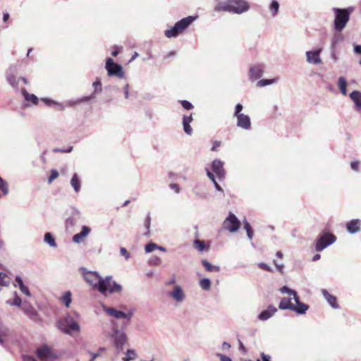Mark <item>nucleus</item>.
<instances>
[{
	"mask_svg": "<svg viewBox=\"0 0 361 361\" xmlns=\"http://www.w3.org/2000/svg\"><path fill=\"white\" fill-rule=\"evenodd\" d=\"M250 8L249 4L245 0H225L217 3L214 10L216 12L224 11L241 14Z\"/></svg>",
	"mask_w": 361,
	"mask_h": 361,
	"instance_id": "f257e3e1",
	"label": "nucleus"
},
{
	"mask_svg": "<svg viewBox=\"0 0 361 361\" xmlns=\"http://www.w3.org/2000/svg\"><path fill=\"white\" fill-rule=\"evenodd\" d=\"M84 278L92 287L97 288L102 294L106 295V286L111 284L112 276L102 278L97 271H87L84 274Z\"/></svg>",
	"mask_w": 361,
	"mask_h": 361,
	"instance_id": "f03ea898",
	"label": "nucleus"
},
{
	"mask_svg": "<svg viewBox=\"0 0 361 361\" xmlns=\"http://www.w3.org/2000/svg\"><path fill=\"white\" fill-rule=\"evenodd\" d=\"M335 15L333 27L337 32H341L346 26L350 20V16L353 11V7L345 8H333Z\"/></svg>",
	"mask_w": 361,
	"mask_h": 361,
	"instance_id": "7ed1b4c3",
	"label": "nucleus"
},
{
	"mask_svg": "<svg viewBox=\"0 0 361 361\" xmlns=\"http://www.w3.org/2000/svg\"><path fill=\"white\" fill-rule=\"evenodd\" d=\"M109 336L116 348V353L118 354L123 352L124 345L128 341V336L123 330H119V327L116 322H112L111 332Z\"/></svg>",
	"mask_w": 361,
	"mask_h": 361,
	"instance_id": "20e7f679",
	"label": "nucleus"
},
{
	"mask_svg": "<svg viewBox=\"0 0 361 361\" xmlns=\"http://www.w3.org/2000/svg\"><path fill=\"white\" fill-rule=\"evenodd\" d=\"M196 19L195 16H188L178 20L170 29L165 30L164 34L168 38L176 37L186 30Z\"/></svg>",
	"mask_w": 361,
	"mask_h": 361,
	"instance_id": "39448f33",
	"label": "nucleus"
},
{
	"mask_svg": "<svg viewBox=\"0 0 361 361\" xmlns=\"http://www.w3.org/2000/svg\"><path fill=\"white\" fill-rule=\"evenodd\" d=\"M336 240V237L334 234L329 232H324L316 240L315 250L317 252H322L328 246L334 244Z\"/></svg>",
	"mask_w": 361,
	"mask_h": 361,
	"instance_id": "423d86ee",
	"label": "nucleus"
},
{
	"mask_svg": "<svg viewBox=\"0 0 361 361\" xmlns=\"http://www.w3.org/2000/svg\"><path fill=\"white\" fill-rule=\"evenodd\" d=\"M57 326L63 332L68 334H71L72 331H78L80 329L78 323L75 322L70 314L65 317L63 320L58 321Z\"/></svg>",
	"mask_w": 361,
	"mask_h": 361,
	"instance_id": "0eeeda50",
	"label": "nucleus"
},
{
	"mask_svg": "<svg viewBox=\"0 0 361 361\" xmlns=\"http://www.w3.org/2000/svg\"><path fill=\"white\" fill-rule=\"evenodd\" d=\"M105 68L109 77H117L123 78L124 77V72L121 65L115 63L114 59L109 57L106 60Z\"/></svg>",
	"mask_w": 361,
	"mask_h": 361,
	"instance_id": "6e6552de",
	"label": "nucleus"
},
{
	"mask_svg": "<svg viewBox=\"0 0 361 361\" xmlns=\"http://www.w3.org/2000/svg\"><path fill=\"white\" fill-rule=\"evenodd\" d=\"M240 226V222L237 216L230 212L228 216L226 218L223 223V227L224 229L228 231L231 233H235L238 231Z\"/></svg>",
	"mask_w": 361,
	"mask_h": 361,
	"instance_id": "1a4fd4ad",
	"label": "nucleus"
},
{
	"mask_svg": "<svg viewBox=\"0 0 361 361\" xmlns=\"http://www.w3.org/2000/svg\"><path fill=\"white\" fill-rule=\"evenodd\" d=\"M81 218V214L79 210L75 208L71 209L69 216L66 219L65 225L66 229H71L79 224Z\"/></svg>",
	"mask_w": 361,
	"mask_h": 361,
	"instance_id": "9d476101",
	"label": "nucleus"
},
{
	"mask_svg": "<svg viewBox=\"0 0 361 361\" xmlns=\"http://www.w3.org/2000/svg\"><path fill=\"white\" fill-rule=\"evenodd\" d=\"M224 162L220 159H214L211 164L213 172L216 174L219 180H222L226 177V171L224 168Z\"/></svg>",
	"mask_w": 361,
	"mask_h": 361,
	"instance_id": "9b49d317",
	"label": "nucleus"
},
{
	"mask_svg": "<svg viewBox=\"0 0 361 361\" xmlns=\"http://www.w3.org/2000/svg\"><path fill=\"white\" fill-rule=\"evenodd\" d=\"M265 66L263 63H256L249 68V78L252 81L259 79L264 71Z\"/></svg>",
	"mask_w": 361,
	"mask_h": 361,
	"instance_id": "f8f14e48",
	"label": "nucleus"
},
{
	"mask_svg": "<svg viewBox=\"0 0 361 361\" xmlns=\"http://www.w3.org/2000/svg\"><path fill=\"white\" fill-rule=\"evenodd\" d=\"M322 51V48H317L312 51H306L307 62L310 64L319 65L322 63L320 54Z\"/></svg>",
	"mask_w": 361,
	"mask_h": 361,
	"instance_id": "ddd939ff",
	"label": "nucleus"
},
{
	"mask_svg": "<svg viewBox=\"0 0 361 361\" xmlns=\"http://www.w3.org/2000/svg\"><path fill=\"white\" fill-rule=\"evenodd\" d=\"M24 313L32 320L38 322L41 321L39 314L35 307L29 302H25L22 307Z\"/></svg>",
	"mask_w": 361,
	"mask_h": 361,
	"instance_id": "4468645a",
	"label": "nucleus"
},
{
	"mask_svg": "<svg viewBox=\"0 0 361 361\" xmlns=\"http://www.w3.org/2000/svg\"><path fill=\"white\" fill-rule=\"evenodd\" d=\"M36 354L41 360H47L55 357L51 349L47 345H43L37 349Z\"/></svg>",
	"mask_w": 361,
	"mask_h": 361,
	"instance_id": "2eb2a0df",
	"label": "nucleus"
},
{
	"mask_svg": "<svg viewBox=\"0 0 361 361\" xmlns=\"http://www.w3.org/2000/svg\"><path fill=\"white\" fill-rule=\"evenodd\" d=\"M235 117L237 118V127L246 130L251 128V120L248 115L243 114Z\"/></svg>",
	"mask_w": 361,
	"mask_h": 361,
	"instance_id": "dca6fc26",
	"label": "nucleus"
},
{
	"mask_svg": "<svg viewBox=\"0 0 361 361\" xmlns=\"http://www.w3.org/2000/svg\"><path fill=\"white\" fill-rule=\"evenodd\" d=\"M345 227L348 233L351 235L357 233L361 231V220L359 219H352L346 224Z\"/></svg>",
	"mask_w": 361,
	"mask_h": 361,
	"instance_id": "f3484780",
	"label": "nucleus"
},
{
	"mask_svg": "<svg viewBox=\"0 0 361 361\" xmlns=\"http://www.w3.org/2000/svg\"><path fill=\"white\" fill-rule=\"evenodd\" d=\"M293 300L295 302V305H293V308H292L291 310L299 314H305L309 310L310 306L305 303L302 302L300 300L298 295H297Z\"/></svg>",
	"mask_w": 361,
	"mask_h": 361,
	"instance_id": "a211bd4d",
	"label": "nucleus"
},
{
	"mask_svg": "<svg viewBox=\"0 0 361 361\" xmlns=\"http://www.w3.org/2000/svg\"><path fill=\"white\" fill-rule=\"evenodd\" d=\"M349 97L354 103V109L361 114V92L353 90L350 93Z\"/></svg>",
	"mask_w": 361,
	"mask_h": 361,
	"instance_id": "6ab92c4d",
	"label": "nucleus"
},
{
	"mask_svg": "<svg viewBox=\"0 0 361 361\" xmlns=\"http://www.w3.org/2000/svg\"><path fill=\"white\" fill-rule=\"evenodd\" d=\"M277 312V308L270 305L269 307L262 311L257 316V319L260 321H266L271 318Z\"/></svg>",
	"mask_w": 361,
	"mask_h": 361,
	"instance_id": "aec40b11",
	"label": "nucleus"
},
{
	"mask_svg": "<svg viewBox=\"0 0 361 361\" xmlns=\"http://www.w3.org/2000/svg\"><path fill=\"white\" fill-rule=\"evenodd\" d=\"M91 229L87 226H82L81 231L73 235V241L75 243H81L85 237H87L90 233Z\"/></svg>",
	"mask_w": 361,
	"mask_h": 361,
	"instance_id": "412c9836",
	"label": "nucleus"
},
{
	"mask_svg": "<svg viewBox=\"0 0 361 361\" xmlns=\"http://www.w3.org/2000/svg\"><path fill=\"white\" fill-rule=\"evenodd\" d=\"M15 287H18L20 290L27 296H31L30 291L28 288L24 284L23 279L20 276H16L13 283Z\"/></svg>",
	"mask_w": 361,
	"mask_h": 361,
	"instance_id": "4be33fe9",
	"label": "nucleus"
},
{
	"mask_svg": "<svg viewBox=\"0 0 361 361\" xmlns=\"http://www.w3.org/2000/svg\"><path fill=\"white\" fill-rule=\"evenodd\" d=\"M169 295L177 302H181L185 298L183 289L180 286H176L173 291L169 293Z\"/></svg>",
	"mask_w": 361,
	"mask_h": 361,
	"instance_id": "5701e85b",
	"label": "nucleus"
},
{
	"mask_svg": "<svg viewBox=\"0 0 361 361\" xmlns=\"http://www.w3.org/2000/svg\"><path fill=\"white\" fill-rule=\"evenodd\" d=\"M192 114L187 116L183 115V130L184 132L188 135H191L192 133V129L190 126V123L192 121Z\"/></svg>",
	"mask_w": 361,
	"mask_h": 361,
	"instance_id": "b1692460",
	"label": "nucleus"
},
{
	"mask_svg": "<svg viewBox=\"0 0 361 361\" xmlns=\"http://www.w3.org/2000/svg\"><path fill=\"white\" fill-rule=\"evenodd\" d=\"M322 293L324 298L326 300L328 303L334 309H338L339 307L338 304L337 303L336 298L331 295L326 289H322Z\"/></svg>",
	"mask_w": 361,
	"mask_h": 361,
	"instance_id": "393cba45",
	"label": "nucleus"
},
{
	"mask_svg": "<svg viewBox=\"0 0 361 361\" xmlns=\"http://www.w3.org/2000/svg\"><path fill=\"white\" fill-rule=\"evenodd\" d=\"M123 287L121 285L118 283L116 281L111 280V284L107 285L106 286V293L109 292V293H119L122 291Z\"/></svg>",
	"mask_w": 361,
	"mask_h": 361,
	"instance_id": "a878e982",
	"label": "nucleus"
},
{
	"mask_svg": "<svg viewBox=\"0 0 361 361\" xmlns=\"http://www.w3.org/2000/svg\"><path fill=\"white\" fill-rule=\"evenodd\" d=\"M21 92L27 102H31V104L34 105H37L38 104L39 99L35 94L28 93L24 88L22 89Z\"/></svg>",
	"mask_w": 361,
	"mask_h": 361,
	"instance_id": "bb28decb",
	"label": "nucleus"
},
{
	"mask_svg": "<svg viewBox=\"0 0 361 361\" xmlns=\"http://www.w3.org/2000/svg\"><path fill=\"white\" fill-rule=\"evenodd\" d=\"M104 311L107 313L109 316L114 317L117 319L123 318L124 315V312L121 310H117L114 308L104 307Z\"/></svg>",
	"mask_w": 361,
	"mask_h": 361,
	"instance_id": "cd10ccee",
	"label": "nucleus"
},
{
	"mask_svg": "<svg viewBox=\"0 0 361 361\" xmlns=\"http://www.w3.org/2000/svg\"><path fill=\"white\" fill-rule=\"evenodd\" d=\"M293 305H294L291 302V298H283L279 304V308L282 310H291L292 308H293Z\"/></svg>",
	"mask_w": 361,
	"mask_h": 361,
	"instance_id": "c85d7f7f",
	"label": "nucleus"
},
{
	"mask_svg": "<svg viewBox=\"0 0 361 361\" xmlns=\"http://www.w3.org/2000/svg\"><path fill=\"white\" fill-rule=\"evenodd\" d=\"M207 176V177L211 180V181L213 183L215 188L216 190L221 192L223 194V196H224V192L223 188L220 186V185L216 182L215 176L213 173L210 171V170L208 168L205 169Z\"/></svg>",
	"mask_w": 361,
	"mask_h": 361,
	"instance_id": "c756f323",
	"label": "nucleus"
},
{
	"mask_svg": "<svg viewBox=\"0 0 361 361\" xmlns=\"http://www.w3.org/2000/svg\"><path fill=\"white\" fill-rule=\"evenodd\" d=\"M44 242L51 247H56L57 243L56 239L51 233L47 232L44 234Z\"/></svg>",
	"mask_w": 361,
	"mask_h": 361,
	"instance_id": "7c9ffc66",
	"label": "nucleus"
},
{
	"mask_svg": "<svg viewBox=\"0 0 361 361\" xmlns=\"http://www.w3.org/2000/svg\"><path fill=\"white\" fill-rule=\"evenodd\" d=\"M337 85H338V89L341 91V93L343 95L346 96L347 95V85L348 84H347V81H346L345 78L343 76L339 77L338 79Z\"/></svg>",
	"mask_w": 361,
	"mask_h": 361,
	"instance_id": "2f4dec72",
	"label": "nucleus"
},
{
	"mask_svg": "<svg viewBox=\"0 0 361 361\" xmlns=\"http://www.w3.org/2000/svg\"><path fill=\"white\" fill-rule=\"evenodd\" d=\"M202 264L204 267L205 270L210 272H219L220 271V267L219 266L212 264L207 259H202L201 261Z\"/></svg>",
	"mask_w": 361,
	"mask_h": 361,
	"instance_id": "473e14b6",
	"label": "nucleus"
},
{
	"mask_svg": "<svg viewBox=\"0 0 361 361\" xmlns=\"http://www.w3.org/2000/svg\"><path fill=\"white\" fill-rule=\"evenodd\" d=\"M269 9L272 17L276 16L279 10V3L276 0H272L269 6Z\"/></svg>",
	"mask_w": 361,
	"mask_h": 361,
	"instance_id": "72a5a7b5",
	"label": "nucleus"
},
{
	"mask_svg": "<svg viewBox=\"0 0 361 361\" xmlns=\"http://www.w3.org/2000/svg\"><path fill=\"white\" fill-rule=\"evenodd\" d=\"M71 185L76 192L80 190V183L77 173H74L71 180Z\"/></svg>",
	"mask_w": 361,
	"mask_h": 361,
	"instance_id": "f704fd0d",
	"label": "nucleus"
},
{
	"mask_svg": "<svg viewBox=\"0 0 361 361\" xmlns=\"http://www.w3.org/2000/svg\"><path fill=\"white\" fill-rule=\"evenodd\" d=\"M343 40L344 37L343 35L338 33H335L331 38V48L336 49V45L338 43L342 42Z\"/></svg>",
	"mask_w": 361,
	"mask_h": 361,
	"instance_id": "c9c22d12",
	"label": "nucleus"
},
{
	"mask_svg": "<svg viewBox=\"0 0 361 361\" xmlns=\"http://www.w3.org/2000/svg\"><path fill=\"white\" fill-rule=\"evenodd\" d=\"M137 357V353L134 349H128L126 352L125 357L122 358V361H130Z\"/></svg>",
	"mask_w": 361,
	"mask_h": 361,
	"instance_id": "e433bc0d",
	"label": "nucleus"
},
{
	"mask_svg": "<svg viewBox=\"0 0 361 361\" xmlns=\"http://www.w3.org/2000/svg\"><path fill=\"white\" fill-rule=\"evenodd\" d=\"M278 80H279V78H272V79H261L257 82V86L264 87L267 85L274 84V83L277 82Z\"/></svg>",
	"mask_w": 361,
	"mask_h": 361,
	"instance_id": "4c0bfd02",
	"label": "nucleus"
},
{
	"mask_svg": "<svg viewBox=\"0 0 361 361\" xmlns=\"http://www.w3.org/2000/svg\"><path fill=\"white\" fill-rule=\"evenodd\" d=\"M280 292L283 294H288L290 296H293V299H294L298 295L297 292L288 287L287 286H283L280 288Z\"/></svg>",
	"mask_w": 361,
	"mask_h": 361,
	"instance_id": "58836bf2",
	"label": "nucleus"
},
{
	"mask_svg": "<svg viewBox=\"0 0 361 361\" xmlns=\"http://www.w3.org/2000/svg\"><path fill=\"white\" fill-rule=\"evenodd\" d=\"M199 285L204 290H209L211 288V281L208 278H204L200 280Z\"/></svg>",
	"mask_w": 361,
	"mask_h": 361,
	"instance_id": "ea45409f",
	"label": "nucleus"
},
{
	"mask_svg": "<svg viewBox=\"0 0 361 361\" xmlns=\"http://www.w3.org/2000/svg\"><path fill=\"white\" fill-rule=\"evenodd\" d=\"M15 297L13 300H8L6 301V304L10 305L11 306H17L20 307L22 305V300L20 296L17 294L16 292L14 293Z\"/></svg>",
	"mask_w": 361,
	"mask_h": 361,
	"instance_id": "a19ab883",
	"label": "nucleus"
},
{
	"mask_svg": "<svg viewBox=\"0 0 361 361\" xmlns=\"http://www.w3.org/2000/svg\"><path fill=\"white\" fill-rule=\"evenodd\" d=\"M92 86L94 87V92L92 94H94V97H96V95L100 93L102 90L100 79L97 78V80L92 83Z\"/></svg>",
	"mask_w": 361,
	"mask_h": 361,
	"instance_id": "79ce46f5",
	"label": "nucleus"
},
{
	"mask_svg": "<svg viewBox=\"0 0 361 361\" xmlns=\"http://www.w3.org/2000/svg\"><path fill=\"white\" fill-rule=\"evenodd\" d=\"M61 301L65 305L66 307H68L70 306V304L71 303L72 298H71V293L70 291H67L62 297H61Z\"/></svg>",
	"mask_w": 361,
	"mask_h": 361,
	"instance_id": "37998d69",
	"label": "nucleus"
},
{
	"mask_svg": "<svg viewBox=\"0 0 361 361\" xmlns=\"http://www.w3.org/2000/svg\"><path fill=\"white\" fill-rule=\"evenodd\" d=\"M0 191H1L4 195L8 194V183L0 176Z\"/></svg>",
	"mask_w": 361,
	"mask_h": 361,
	"instance_id": "c03bdc74",
	"label": "nucleus"
},
{
	"mask_svg": "<svg viewBox=\"0 0 361 361\" xmlns=\"http://www.w3.org/2000/svg\"><path fill=\"white\" fill-rule=\"evenodd\" d=\"M8 82L13 87H17L18 82L17 81V79L15 75L8 73L6 77Z\"/></svg>",
	"mask_w": 361,
	"mask_h": 361,
	"instance_id": "a18cd8bd",
	"label": "nucleus"
},
{
	"mask_svg": "<svg viewBox=\"0 0 361 361\" xmlns=\"http://www.w3.org/2000/svg\"><path fill=\"white\" fill-rule=\"evenodd\" d=\"M42 101L47 105H49V106H50L51 104L56 105L59 110H63L64 109V106H63V105L62 104H60V103H58L56 102H54V101H53V100H51V99H50L49 98H44V99H42Z\"/></svg>",
	"mask_w": 361,
	"mask_h": 361,
	"instance_id": "49530a36",
	"label": "nucleus"
},
{
	"mask_svg": "<svg viewBox=\"0 0 361 361\" xmlns=\"http://www.w3.org/2000/svg\"><path fill=\"white\" fill-rule=\"evenodd\" d=\"M195 248L198 250L200 252H203L205 250V245L204 241L196 239L193 242Z\"/></svg>",
	"mask_w": 361,
	"mask_h": 361,
	"instance_id": "de8ad7c7",
	"label": "nucleus"
},
{
	"mask_svg": "<svg viewBox=\"0 0 361 361\" xmlns=\"http://www.w3.org/2000/svg\"><path fill=\"white\" fill-rule=\"evenodd\" d=\"M105 350H106L105 348L100 347L99 348L98 353H94L89 352V354L91 355V359L89 361H94L96 360V358L99 357L101 355V353L104 352Z\"/></svg>",
	"mask_w": 361,
	"mask_h": 361,
	"instance_id": "09e8293b",
	"label": "nucleus"
},
{
	"mask_svg": "<svg viewBox=\"0 0 361 361\" xmlns=\"http://www.w3.org/2000/svg\"><path fill=\"white\" fill-rule=\"evenodd\" d=\"M157 247H158V245H157L156 243H147L145 247V252L149 253V252H152V251H154L155 249H157Z\"/></svg>",
	"mask_w": 361,
	"mask_h": 361,
	"instance_id": "8fccbe9b",
	"label": "nucleus"
},
{
	"mask_svg": "<svg viewBox=\"0 0 361 361\" xmlns=\"http://www.w3.org/2000/svg\"><path fill=\"white\" fill-rule=\"evenodd\" d=\"M161 263H162L161 259L157 256L152 257L149 261V264L150 265L158 266V265H160Z\"/></svg>",
	"mask_w": 361,
	"mask_h": 361,
	"instance_id": "3c124183",
	"label": "nucleus"
},
{
	"mask_svg": "<svg viewBox=\"0 0 361 361\" xmlns=\"http://www.w3.org/2000/svg\"><path fill=\"white\" fill-rule=\"evenodd\" d=\"M59 176V172L56 169L51 170V174L48 178V183L50 184Z\"/></svg>",
	"mask_w": 361,
	"mask_h": 361,
	"instance_id": "603ef678",
	"label": "nucleus"
},
{
	"mask_svg": "<svg viewBox=\"0 0 361 361\" xmlns=\"http://www.w3.org/2000/svg\"><path fill=\"white\" fill-rule=\"evenodd\" d=\"M94 98H95L94 94H91L90 95L84 96L82 97H80V98L78 99L76 103L87 102H89L90 100H91V99H92Z\"/></svg>",
	"mask_w": 361,
	"mask_h": 361,
	"instance_id": "864d4df0",
	"label": "nucleus"
},
{
	"mask_svg": "<svg viewBox=\"0 0 361 361\" xmlns=\"http://www.w3.org/2000/svg\"><path fill=\"white\" fill-rule=\"evenodd\" d=\"M180 102L183 108H184L186 110H190L194 107L192 104L188 100H181L180 101Z\"/></svg>",
	"mask_w": 361,
	"mask_h": 361,
	"instance_id": "5fc2aeb1",
	"label": "nucleus"
},
{
	"mask_svg": "<svg viewBox=\"0 0 361 361\" xmlns=\"http://www.w3.org/2000/svg\"><path fill=\"white\" fill-rule=\"evenodd\" d=\"M151 224V217L148 214L145 220L144 226L147 230V233L145 235H148L149 233V228Z\"/></svg>",
	"mask_w": 361,
	"mask_h": 361,
	"instance_id": "6e6d98bb",
	"label": "nucleus"
},
{
	"mask_svg": "<svg viewBox=\"0 0 361 361\" xmlns=\"http://www.w3.org/2000/svg\"><path fill=\"white\" fill-rule=\"evenodd\" d=\"M73 147L71 146L67 149H61V148H54L53 152H61V153H70L73 151Z\"/></svg>",
	"mask_w": 361,
	"mask_h": 361,
	"instance_id": "4d7b16f0",
	"label": "nucleus"
},
{
	"mask_svg": "<svg viewBox=\"0 0 361 361\" xmlns=\"http://www.w3.org/2000/svg\"><path fill=\"white\" fill-rule=\"evenodd\" d=\"M243 106L241 104H237L235 106V111L233 114V116H238V115L243 114L241 111L243 110Z\"/></svg>",
	"mask_w": 361,
	"mask_h": 361,
	"instance_id": "13d9d810",
	"label": "nucleus"
},
{
	"mask_svg": "<svg viewBox=\"0 0 361 361\" xmlns=\"http://www.w3.org/2000/svg\"><path fill=\"white\" fill-rule=\"evenodd\" d=\"M257 266H258V267H259L260 269H262L263 270H265V271H267L269 272L273 271V269L271 267H269L268 264H267L266 263L259 262V263H258Z\"/></svg>",
	"mask_w": 361,
	"mask_h": 361,
	"instance_id": "bf43d9fd",
	"label": "nucleus"
},
{
	"mask_svg": "<svg viewBox=\"0 0 361 361\" xmlns=\"http://www.w3.org/2000/svg\"><path fill=\"white\" fill-rule=\"evenodd\" d=\"M169 188L174 190L176 193H179L180 192V188L178 184L177 183H171L169 185Z\"/></svg>",
	"mask_w": 361,
	"mask_h": 361,
	"instance_id": "052dcab7",
	"label": "nucleus"
},
{
	"mask_svg": "<svg viewBox=\"0 0 361 361\" xmlns=\"http://www.w3.org/2000/svg\"><path fill=\"white\" fill-rule=\"evenodd\" d=\"M120 252L121 255L125 257L126 260H128L130 257V253L127 251V250L125 247H121Z\"/></svg>",
	"mask_w": 361,
	"mask_h": 361,
	"instance_id": "680f3d73",
	"label": "nucleus"
},
{
	"mask_svg": "<svg viewBox=\"0 0 361 361\" xmlns=\"http://www.w3.org/2000/svg\"><path fill=\"white\" fill-rule=\"evenodd\" d=\"M129 90H130V85L129 84L126 83L123 88L124 97L126 99L129 98Z\"/></svg>",
	"mask_w": 361,
	"mask_h": 361,
	"instance_id": "e2e57ef3",
	"label": "nucleus"
},
{
	"mask_svg": "<svg viewBox=\"0 0 361 361\" xmlns=\"http://www.w3.org/2000/svg\"><path fill=\"white\" fill-rule=\"evenodd\" d=\"M124 315L125 316H123V318L126 319V324H130L132 316H133V312L130 311L128 313L124 312Z\"/></svg>",
	"mask_w": 361,
	"mask_h": 361,
	"instance_id": "0e129e2a",
	"label": "nucleus"
},
{
	"mask_svg": "<svg viewBox=\"0 0 361 361\" xmlns=\"http://www.w3.org/2000/svg\"><path fill=\"white\" fill-rule=\"evenodd\" d=\"M216 356L220 359L221 361H233L230 357L221 353H217Z\"/></svg>",
	"mask_w": 361,
	"mask_h": 361,
	"instance_id": "69168bd1",
	"label": "nucleus"
},
{
	"mask_svg": "<svg viewBox=\"0 0 361 361\" xmlns=\"http://www.w3.org/2000/svg\"><path fill=\"white\" fill-rule=\"evenodd\" d=\"M261 358H262V360L258 359L257 361H271V356L269 355H267L264 353H261Z\"/></svg>",
	"mask_w": 361,
	"mask_h": 361,
	"instance_id": "338daca9",
	"label": "nucleus"
},
{
	"mask_svg": "<svg viewBox=\"0 0 361 361\" xmlns=\"http://www.w3.org/2000/svg\"><path fill=\"white\" fill-rule=\"evenodd\" d=\"M353 51L356 54L361 55V45L353 44Z\"/></svg>",
	"mask_w": 361,
	"mask_h": 361,
	"instance_id": "774afa93",
	"label": "nucleus"
}]
</instances>
